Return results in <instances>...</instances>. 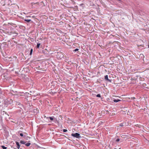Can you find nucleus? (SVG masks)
<instances>
[{
	"label": "nucleus",
	"instance_id": "1",
	"mask_svg": "<svg viewBox=\"0 0 149 149\" xmlns=\"http://www.w3.org/2000/svg\"><path fill=\"white\" fill-rule=\"evenodd\" d=\"M63 53L61 52H58L57 53L56 55V57L58 59H62L63 57Z\"/></svg>",
	"mask_w": 149,
	"mask_h": 149
},
{
	"label": "nucleus",
	"instance_id": "2",
	"mask_svg": "<svg viewBox=\"0 0 149 149\" xmlns=\"http://www.w3.org/2000/svg\"><path fill=\"white\" fill-rule=\"evenodd\" d=\"M71 136L77 138H79L80 137V134L78 133H72Z\"/></svg>",
	"mask_w": 149,
	"mask_h": 149
},
{
	"label": "nucleus",
	"instance_id": "3",
	"mask_svg": "<svg viewBox=\"0 0 149 149\" xmlns=\"http://www.w3.org/2000/svg\"><path fill=\"white\" fill-rule=\"evenodd\" d=\"M16 143L17 145V148L18 149H19L20 148V145H19V142L17 141L16 142Z\"/></svg>",
	"mask_w": 149,
	"mask_h": 149
},
{
	"label": "nucleus",
	"instance_id": "4",
	"mask_svg": "<svg viewBox=\"0 0 149 149\" xmlns=\"http://www.w3.org/2000/svg\"><path fill=\"white\" fill-rule=\"evenodd\" d=\"M104 78L105 79H106L107 80L109 81H111L108 78V76L107 75H106L104 77Z\"/></svg>",
	"mask_w": 149,
	"mask_h": 149
},
{
	"label": "nucleus",
	"instance_id": "5",
	"mask_svg": "<svg viewBox=\"0 0 149 149\" xmlns=\"http://www.w3.org/2000/svg\"><path fill=\"white\" fill-rule=\"evenodd\" d=\"M24 20L25 21H26V22H30V21H31V19H24Z\"/></svg>",
	"mask_w": 149,
	"mask_h": 149
},
{
	"label": "nucleus",
	"instance_id": "6",
	"mask_svg": "<svg viewBox=\"0 0 149 149\" xmlns=\"http://www.w3.org/2000/svg\"><path fill=\"white\" fill-rule=\"evenodd\" d=\"M113 101L115 102H117L119 101H120V100L119 99H117V100L114 99L113 100Z\"/></svg>",
	"mask_w": 149,
	"mask_h": 149
},
{
	"label": "nucleus",
	"instance_id": "7",
	"mask_svg": "<svg viewBox=\"0 0 149 149\" xmlns=\"http://www.w3.org/2000/svg\"><path fill=\"white\" fill-rule=\"evenodd\" d=\"M40 45V43L39 42H38L37 43V47L38 48L39 47V46Z\"/></svg>",
	"mask_w": 149,
	"mask_h": 149
},
{
	"label": "nucleus",
	"instance_id": "8",
	"mask_svg": "<svg viewBox=\"0 0 149 149\" xmlns=\"http://www.w3.org/2000/svg\"><path fill=\"white\" fill-rule=\"evenodd\" d=\"M121 137L123 138H127V136L126 135H122Z\"/></svg>",
	"mask_w": 149,
	"mask_h": 149
},
{
	"label": "nucleus",
	"instance_id": "9",
	"mask_svg": "<svg viewBox=\"0 0 149 149\" xmlns=\"http://www.w3.org/2000/svg\"><path fill=\"white\" fill-rule=\"evenodd\" d=\"M31 144L30 143H28L26 144L25 143V145L27 146H29Z\"/></svg>",
	"mask_w": 149,
	"mask_h": 149
},
{
	"label": "nucleus",
	"instance_id": "10",
	"mask_svg": "<svg viewBox=\"0 0 149 149\" xmlns=\"http://www.w3.org/2000/svg\"><path fill=\"white\" fill-rule=\"evenodd\" d=\"M47 118H49L51 120H53L54 119L52 117H48Z\"/></svg>",
	"mask_w": 149,
	"mask_h": 149
},
{
	"label": "nucleus",
	"instance_id": "11",
	"mask_svg": "<svg viewBox=\"0 0 149 149\" xmlns=\"http://www.w3.org/2000/svg\"><path fill=\"white\" fill-rule=\"evenodd\" d=\"M1 148L3 149H6L7 148L3 146H1Z\"/></svg>",
	"mask_w": 149,
	"mask_h": 149
},
{
	"label": "nucleus",
	"instance_id": "12",
	"mask_svg": "<svg viewBox=\"0 0 149 149\" xmlns=\"http://www.w3.org/2000/svg\"><path fill=\"white\" fill-rule=\"evenodd\" d=\"M20 143H21L23 144H25V142L23 141H20Z\"/></svg>",
	"mask_w": 149,
	"mask_h": 149
},
{
	"label": "nucleus",
	"instance_id": "13",
	"mask_svg": "<svg viewBox=\"0 0 149 149\" xmlns=\"http://www.w3.org/2000/svg\"><path fill=\"white\" fill-rule=\"evenodd\" d=\"M78 50H79V49H78L76 48V49H74V50H73V52H76Z\"/></svg>",
	"mask_w": 149,
	"mask_h": 149
},
{
	"label": "nucleus",
	"instance_id": "14",
	"mask_svg": "<svg viewBox=\"0 0 149 149\" xmlns=\"http://www.w3.org/2000/svg\"><path fill=\"white\" fill-rule=\"evenodd\" d=\"M96 97H101V95L100 94H98L97 95Z\"/></svg>",
	"mask_w": 149,
	"mask_h": 149
},
{
	"label": "nucleus",
	"instance_id": "15",
	"mask_svg": "<svg viewBox=\"0 0 149 149\" xmlns=\"http://www.w3.org/2000/svg\"><path fill=\"white\" fill-rule=\"evenodd\" d=\"M33 49H31V50L30 52V55H31L32 52H33Z\"/></svg>",
	"mask_w": 149,
	"mask_h": 149
},
{
	"label": "nucleus",
	"instance_id": "16",
	"mask_svg": "<svg viewBox=\"0 0 149 149\" xmlns=\"http://www.w3.org/2000/svg\"><path fill=\"white\" fill-rule=\"evenodd\" d=\"M63 132H66L67 131V130L66 129H63Z\"/></svg>",
	"mask_w": 149,
	"mask_h": 149
},
{
	"label": "nucleus",
	"instance_id": "17",
	"mask_svg": "<svg viewBox=\"0 0 149 149\" xmlns=\"http://www.w3.org/2000/svg\"><path fill=\"white\" fill-rule=\"evenodd\" d=\"M20 135L21 136H23V134L22 133H20Z\"/></svg>",
	"mask_w": 149,
	"mask_h": 149
},
{
	"label": "nucleus",
	"instance_id": "18",
	"mask_svg": "<svg viewBox=\"0 0 149 149\" xmlns=\"http://www.w3.org/2000/svg\"><path fill=\"white\" fill-rule=\"evenodd\" d=\"M131 98L132 99H135V97H132Z\"/></svg>",
	"mask_w": 149,
	"mask_h": 149
},
{
	"label": "nucleus",
	"instance_id": "19",
	"mask_svg": "<svg viewBox=\"0 0 149 149\" xmlns=\"http://www.w3.org/2000/svg\"><path fill=\"white\" fill-rule=\"evenodd\" d=\"M119 141V139H117L116 140V141Z\"/></svg>",
	"mask_w": 149,
	"mask_h": 149
},
{
	"label": "nucleus",
	"instance_id": "20",
	"mask_svg": "<svg viewBox=\"0 0 149 149\" xmlns=\"http://www.w3.org/2000/svg\"><path fill=\"white\" fill-rule=\"evenodd\" d=\"M120 126H123V125H122V124H120Z\"/></svg>",
	"mask_w": 149,
	"mask_h": 149
},
{
	"label": "nucleus",
	"instance_id": "21",
	"mask_svg": "<svg viewBox=\"0 0 149 149\" xmlns=\"http://www.w3.org/2000/svg\"><path fill=\"white\" fill-rule=\"evenodd\" d=\"M118 1H120V0H118Z\"/></svg>",
	"mask_w": 149,
	"mask_h": 149
},
{
	"label": "nucleus",
	"instance_id": "22",
	"mask_svg": "<svg viewBox=\"0 0 149 149\" xmlns=\"http://www.w3.org/2000/svg\"><path fill=\"white\" fill-rule=\"evenodd\" d=\"M30 17V16H27V17Z\"/></svg>",
	"mask_w": 149,
	"mask_h": 149
}]
</instances>
